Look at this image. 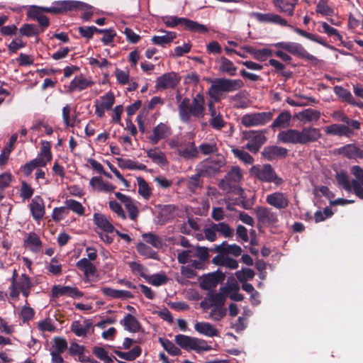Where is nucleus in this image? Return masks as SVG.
<instances>
[{
    "instance_id": "nucleus-33",
    "label": "nucleus",
    "mask_w": 363,
    "mask_h": 363,
    "mask_svg": "<svg viewBox=\"0 0 363 363\" xmlns=\"http://www.w3.org/2000/svg\"><path fill=\"white\" fill-rule=\"evenodd\" d=\"M91 325L90 320H84L82 322L77 320L72 323L71 330L78 337H85Z\"/></svg>"
},
{
    "instance_id": "nucleus-9",
    "label": "nucleus",
    "mask_w": 363,
    "mask_h": 363,
    "mask_svg": "<svg viewBox=\"0 0 363 363\" xmlns=\"http://www.w3.org/2000/svg\"><path fill=\"white\" fill-rule=\"evenodd\" d=\"M252 176L264 182H273L279 186L283 183V179L278 177L270 164H257L250 169Z\"/></svg>"
},
{
    "instance_id": "nucleus-24",
    "label": "nucleus",
    "mask_w": 363,
    "mask_h": 363,
    "mask_svg": "<svg viewBox=\"0 0 363 363\" xmlns=\"http://www.w3.org/2000/svg\"><path fill=\"white\" fill-rule=\"evenodd\" d=\"M29 207L33 219L40 220L43 218L45 210L43 200L40 196H35L32 199Z\"/></svg>"
},
{
    "instance_id": "nucleus-54",
    "label": "nucleus",
    "mask_w": 363,
    "mask_h": 363,
    "mask_svg": "<svg viewBox=\"0 0 363 363\" xmlns=\"http://www.w3.org/2000/svg\"><path fill=\"white\" fill-rule=\"evenodd\" d=\"M160 342L161 343L163 348L170 355L178 356L182 354L181 350L170 340L164 338H160Z\"/></svg>"
},
{
    "instance_id": "nucleus-42",
    "label": "nucleus",
    "mask_w": 363,
    "mask_h": 363,
    "mask_svg": "<svg viewBox=\"0 0 363 363\" xmlns=\"http://www.w3.org/2000/svg\"><path fill=\"white\" fill-rule=\"evenodd\" d=\"M102 293L110 298H133L132 294L128 291L118 290L109 287H103L101 289Z\"/></svg>"
},
{
    "instance_id": "nucleus-59",
    "label": "nucleus",
    "mask_w": 363,
    "mask_h": 363,
    "mask_svg": "<svg viewBox=\"0 0 363 363\" xmlns=\"http://www.w3.org/2000/svg\"><path fill=\"white\" fill-rule=\"evenodd\" d=\"M235 275L240 282H245L255 277V272L251 269L243 268L241 270L237 271Z\"/></svg>"
},
{
    "instance_id": "nucleus-5",
    "label": "nucleus",
    "mask_w": 363,
    "mask_h": 363,
    "mask_svg": "<svg viewBox=\"0 0 363 363\" xmlns=\"http://www.w3.org/2000/svg\"><path fill=\"white\" fill-rule=\"evenodd\" d=\"M33 286V284L27 274H22L18 277L16 271L14 270L9 287V296L13 300H17L21 293L24 297L27 298Z\"/></svg>"
},
{
    "instance_id": "nucleus-25",
    "label": "nucleus",
    "mask_w": 363,
    "mask_h": 363,
    "mask_svg": "<svg viewBox=\"0 0 363 363\" xmlns=\"http://www.w3.org/2000/svg\"><path fill=\"white\" fill-rule=\"evenodd\" d=\"M94 84L89 78H86L83 75L76 76L70 82L69 85V91H80L90 87Z\"/></svg>"
},
{
    "instance_id": "nucleus-44",
    "label": "nucleus",
    "mask_w": 363,
    "mask_h": 363,
    "mask_svg": "<svg viewBox=\"0 0 363 363\" xmlns=\"http://www.w3.org/2000/svg\"><path fill=\"white\" fill-rule=\"evenodd\" d=\"M220 279L218 274H209L203 277L201 281L200 285L202 289L210 290L217 286Z\"/></svg>"
},
{
    "instance_id": "nucleus-7",
    "label": "nucleus",
    "mask_w": 363,
    "mask_h": 363,
    "mask_svg": "<svg viewBox=\"0 0 363 363\" xmlns=\"http://www.w3.org/2000/svg\"><path fill=\"white\" fill-rule=\"evenodd\" d=\"M162 22L169 28H174L182 25L184 29L192 32L207 33L208 31V28L205 25L186 18L167 16L162 17Z\"/></svg>"
},
{
    "instance_id": "nucleus-55",
    "label": "nucleus",
    "mask_w": 363,
    "mask_h": 363,
    "mask_svg": "<svg viewBox=\"0 0 363 363\" xmlns=\"http://www.w3.org/2000/svg\"><path fill=\"white\" fill-rule=\"evenodd\" d=\"M65 203L67 210L69 209L79 216H82L84 213V208L79 201L74 199H67Z\"/></svg>"
},
{
    "instance_id": "nucleus-62",
    "label": "nucleus",
    "mask_w": 363,
    "mask_h": 363,
    "mask_svg": "<svg viewBox=\"0 0 363 363\" xmlns=\"http://www.w3.org/2000/svg\"><path fill=\"white\" fill-rule=\"evenodd\" d=\"M67 347V341L62 337H55L54 345L50 351L62 353Z\"/></svg>"
},
{
    "instance_id": "nucleus-14",
    "label": "nucleus",
    "mask_w": 363,
    "mask_h": 363,
    "mask_svg": "<svg viewBox=\"0 0 363 363\" xmlns=\"http://www.w3.org/2000/svg\"><path fill=\"white\" fill-rule=\"evenodd\" d=\"M115 103V96L111 91H108L100 96L94 102L95 113L99 118L105 115V112L112 108Z\"/></svg>"
},
{
    "instance_id": "nucleus-45",
    "label": "nucleus",
    "mask_w": 363,
    "mask_h": 363,
    "mask_svg": "<svg viewBox=\"0 0 363 363\" xmlns=\"http://www.w3.org/2000/svg\"><path fill=\"white\" fill-rule=\"evenodd\" d=\"M77 267L84 272L86 277H92L96 274L95 266L86 258L79 259L77 262Z\"/></svg>"
},
{
    "instance_id": "nucleus-15",
    "label": "nucleus",
    "mask_w": 363,
    "mask_h": 363,
    "mask_svg": "<svg viewBox=\"0 0 363 363\" xmlns=\"http://www.w3.org/2000/svg\"><path fill=\"white\" fill-rule=\"evenodd\" d=\"M250 16L262 23H275L281 26H290L286 19L282 18L280 15L274 13H262L252 12L250 13Z\"/></svg>"
},
{
    "instance_id": "nucleus-8",
    "label": "nucleus",
    "mask_w": 363,
    "mask_h": 363,
    "mask_svg": "<svg viewBox=\"0 0 363 363\" xmlns=\"http://www.w3.org/2000/svg\"><path fill=\"white\" fill-rule=\"evenodd\" d=\"M52 160V154L50 152V145L49 143H43L42 147L38 157L26 163L22 167V171L24 174L28 176L33 170L37 167H43L46 166Z\"/></svg>"
},
{
    "instance_id": "nucleus-48",
    "label": "nucleus",
    "mask_w": 363,
    "mask_h": 363,
    "mask_svg": "<svg viewBox=\"0 0 363 363\" xmlns=\"http://www.w3.org/2000/svg\"><path fill=\"white\" fill-rule=\"evenodd\" d=\"M117 160L118 166L123 169H128L131 170H145L146 169V166L145 164H139L130 159L118 158Z\"/></svg>"
},
{
    "instance_id": "nucleus-52",
    "label": "nucleus",
    "mask_w": 363,
    "mask_h": 363,
    "mask_svg": "<svg viewBox=\"0 0 363 363\" xmlns=\"http://www.w3.org/2000/svg\"><path fill=\"white\" fill-rule=\"evenodd\" d=\"M137 182L138 185V194L145 200L150 198L152 190L148 184L143 177H138Z\"/></svg>"
},
{
    "instance_id": "nucleus-37",
    "label": "nucleus",
    "mask_w": 363,
    "mask_h": 363,
    "mask_svg": "<svg viewBox=\"0 0 363 363\" xmlns=\"http://www.w3.org/2000/svg\"><path fill=\"white\" fill-rule=\"evenodd\" d=\"M163 35H154L151 40L153 44L164 47L169 45L177 37V34L172 31H162Z\"/></svg>"
},
{
    "instance_id": "nucleus-46",
    "label": "nucleus",
    "mask_w": 363,
    "mask_h": 363,
    "mask_svg": "<svg viewBox=\"0 0 363 363\" xmlns=\"http://www.w3.org/2000/svg\"><path fill=\"white\" fill-rule=\"evenodd\" d=\"M291 115L289 111L281 112L273 121L272 128H286L289 126Z\"/></svg>"
},
{
    "instance_id": "nucleus-31",
    "label": "nucleus",
    "mask_w": 363,
    "mask_h": 363,
    "mask_svg": "<svg viewBox=\"0 0 363 363\" xmlns=\"http://www.w3.org/2000/svg\"><path fill=\"white\" fill-rule=\"evenodd\" d=\"M215 251L218 255H232L233 256H240L242 253V249L235 244L228 245L226 242H223L220 245L216 246Z\"/></svg>"
},
{
    "instance_id": "nucleus-6",
    "label": "nucleus",
    "mask_w": 363,
    "mask_h": 363,
    "mask_svg": "<svg viewBox=\"0 0 363 363\" xmlns=\"http://www.w3.org/2000/svg\"><path fill=\"white\" fill-rule=\"evenodd\" d=\"M174 341L182 349L193 350L199 354L212 350L211 346L205 340L186 335L179 334L175 335Z\"/></svg>"
},
{
    "instance_id": "nucleus-11",
    "label": "nucleus",
    "mask_w": 363,
    "mask_h": 363,
    "mask_svg": "<svg viewBox=\"0 0 363 363\" xmlns=\"http://www.w3.org/2000/svg\"><path fill=\"white\" fill-rule=\"evenodd\" d=\"M274 46L277 48L285 50L292 55H297L308 60H316V58L313 55L309 54L299 43L294 42H279L274 44Z\"/></svg>"
},
{
    "instance_id": "nucleus-35",
    "label": "nucleus",
    "mask_w": 363,
    "mask_h": 363,
    "mask_svg": "<svg viewBox=\"0 0 363 363\" xmlns=\"http://www.w3.org/2000/svg\"><path fill=\"white\" fill-rule=\"evenodd\" d=\"M147 156L154 162L159 165H167L168 162L165 153L158 147H154L146 151Z\"/></svg>"
},
{
    "instance_id": "nucleus-23",
    "label": "nucleus",
    "mask_w": 363,
    "mask_h": 363,
    "mask_svg": "<svg viewBox=\"0 0 363 363\" xmlns=\"http://www.w3.org/2000/svg\"><path fill=\"white\" fill-rule=\"evenodd\" d=\"M337 152L348 159H363V148L357 147L354 144H347L340 147Z\"/></svg>"
},
{
    "instance_id": "nucleus-47",
    "label": "nucleus",
    "mask_w": 363,
    "mask_h": 363,
    "mask_svg": "<svg viewBox=\"0 0 363 363\" xmlns=\"http://www.w3.org/2000/svg\"><path fill=\"white\" fill-rule=\"evenodd\" d=\"M320 116V112L313 108L305 109L297 115L298 119L306 122L316 121L319 119Z\"/></svg>"
},
{
    "instance_id": "nucleus-60",
    "label": "nucleus",
    "mask_w": 363,
    "mask_h": 363,
    "mask_svg": "<svg viewBox=\"0 0 363 363\" xmlns=\"http://www.w3.org/2000/svg\"><path fill=\"white\" fill-rule=\"evenodd\" d=\"M216 233H219L225 238H230L233 235V230L225 223H213Z\"/></svg>"
},
{
    "instance_id": "nucleus-64",
    "label": "nucleus",
    "mask_w": 363,
    "mask_h": 363,
    "mask_svg": "<svg viewBox=\"0 0 363 363\" xmlns=\"http://www.w3.org/2000/svg\"><path fill=\"white\" fill-rule=\"evenodd\" d=\"M38 328L42 332L52 333L55 330V326L50 318L43 320L38 323Z\"/></svg>"
},
{
    "instance_id": "nucleus-41",
    "label": "nucleus",
    "mask_w": 363,
    "mask_h": 363,
    "mask_svg": "<svg viewBox=\"0 0 363 363\" xmlns=\"http://www.w3.org/2000/svg\"><path fill=\"white\" fill-rule=\"evenodd\" d=\"M228 297V288H220V291L210 296L208 301L211 306L223 307Z\"/></svg>"
},
{
    "instance_id": "nucleus-56",
    "label": "nucleus",
    "mask_w": 363,
    "mask_h": 363,
    "mask_svg": "<svg viewBox=\"0 0 363 363\" xmlns=\"http://www.w3.org/2000/svg\"><path fill=\"white\" fill-rule=\"evenodd\" d=\"M142 237L146 242L150 244L154 247L160 248L162 245L161 238L154 233H144Z\"/></svg>"
},
{
    "instance_id": "nucleus-63",
    "label": "nucleus",
    "mask_w": 363,
    "mask_h": 363,
    "mask_svg": "<svg viewBox=\"0 0 363 363\" xmlns=\"http://www.w3.org/2000/svg\"><path fill=\"white\" fill-rule=\"evenodd\" d=\"M272 53V50L267 48L263 49H256L254 59L260 62H264L268 57H271Z\"/></svg>"
},
{
    "instance_id": "nucleus-61",
    "label": "nucleus",
    "mask_w": 363,
    "mask_h": 363,
    "mask_svg": "<svg viewBox=\"0 0 363 363\" xmlns=\"http://www.w3.org/2000/svg\"><path fill=\"white\" fill-rule=\"evenodd\" d=\"M128 264L134 274L145 278L147 269L142 264L137 262H130Z\"/></svg>"
},
{
    "instance_id": "nucleus-57",
    "label": "nucleus",
    "mask_w": 363,
    "mask_h": 363,
    "mask_svg": "<svg viewBox=\"0 0 363 363\" xmlns=\"http://www.w3.org/2000/svg\"><path fill=\"white\" fill-rule=\"evenodd\" d=\"M227 181L232 183L240 182L242 179V174L238 167H233L226 176Z\"/></svg>"
},
{
    "instance_id": "nucleus-20",
    "label": "nucleus",
    "mask_w": 363,
    "mask_h": 363,
    "mask_svg": "<svg viewBox=\"0 0 363 363\" xmlns=\"http://www.w3.org/2000/svg\"><path fill=\"white\" fill-rule=\"evenodd\" d=\"M52 295L54 298L60 296H69L71 298H80L83 293L75 286L55 285L52 288Z\"/></svg>"
},
{
    "instance_id": "nucleus-4",
    "label": "nucleus",
    "mask_w": 363,
    "mask_h": 363,
    "mask_svg": "<svg viewBox=\"0 0 363 363\" xmlns=\"http://www.w3.org/2000/svg\"><path fill=\"white\" fill-rule=\"evenodd\" d=\"M243 86V82L239 79L219 78L212 82L208 89V94L214 101H218L223 93L235 91Z\"/></svg>"
},
{
    "instance_id": "nucleus-28",
    "label": "nucleus",
    "mask_w": 363,
    "mask_h": 363,
    "mask_svg": "<svg viewBox=\"0 0 363 363\" xmlns=\"http://www.w3.org/2000/svg\"><path fill=\"white\" fill-rule=\"evenodd\" d=\"M93 221L94 225L104 233H112L115 230L112 223L102 213H95L93 216Z\"/></svg>"
},
{
    "instance_id": "nucleus-10",
    "label": "nucleus",
    "mask_w": 363,
    "mask_h": 363,
    "mask_svg": "<svg viewBox=\"0 0 363 363\" xmlns=\"http://www.w3.org/2000/svg\"><path fill=\"white\" fill-rule=\"evenodd\" d=\"M91 7L88 4L78 1H59L51 7L40 8L41 10L53 13H62L74 9L86 10Z\"/></svg>"
},
{
    "instance_id": "nucleus-13",
    "label": "nucleus",
    "mask_w": 363,
    "mask_h": 363,
    "mask_svg": "<svg viewBox=\"0 0 363 363\" xmlns=\"http://www.w3.org/2000/svg\"><path fill=\"white\" fill-rule=\"evenodd\" d=\"M243 138L248 140L247 149L252 152L259 151L260 147L266 142V137L262 131L250 130L243 133Z\"/></svg>"
},
{
    "instance_id": "nucleus-38",
    "label": "nucleus",
    "mask_w": 363,
    "mask_h": 363,
    "mask_svg": "<svg viewBox=\"0 0 363 363\" xmlns=\"http://www.w3.org/2000/svg\"><path fill=\"white\" fill-rule=\"evenodd\" d=\"M194 251L193 250H184L178 255L179 262L189 264L194 268H200L201 262L194 259Z\"/></svg>"
},
{
    "instance_id": "nucleus-30",
    "label": "nucleus",
    "mask_w": 363,
    "mask_h": 363,
    "mask_svg": "<svg viewBox=\"0 0 363 363\" xmlns=\"http://www.w3.org/2000/svg\"><path fill=\"white\" fill-rule=\"evenodd\" d=\"M195 330L204 336L213 337L218 336V330L208 322H196L194 324Z\"/></svg>"
},
{
    "instance_id": "nucleus-36",
    "label": "nucleus",
    "mask_w": 363,
    "mask_h": 363,
    "mask_svg": "<svg viewBox=\"0 0 363 363\" xmlns=\"http://www.w3.org/2000/svg\"><path fill=\"white\" fill-rule=\"evenodd\" d=\"M212 262L217 266H224L230 269L238 267V262L226 255H217L212 259Z\"/></svg>"
},
{
    "instance_id": "nucleus-1",
    "label": "nucleus",
    "mask_w": 363,
    "mask_h": 363,
    "mask_svg": "<svg viewBox=\"0 0 363 363\" xmlns=\"http://www.w3.org/2000/svg\"><path fill=\"white\" fill-rule=\"evenodd\" d=\"M321 138L318 128L307 127L301 130L288 129L282 130L277 135V140L283 143L306 145L315 142Z\"/></svg>"
},
{
    "instance_id": "nucleus-50",
    "label": "nucleus",
    "mask_w": 363,
    "mask_h": 363,
    "mask_svg": "<svg viewBox=\"0 0 363 363\" xmlns=\"http://www.w3.org/2000/svg\"><path fill=\"white\" fill-rule=\"evenodd\" d=\"M25 244L27 247L33 252H38L40 250L42 243L39 237L34 233H30L25 240Z\"/></svg>"
},
{
    "instance_id": "nucleus-21",
    "label": "nucleus",
    "mask_w": 363,
    "mask_h": 363,
    "mask_svg": "<svg viewBox=\"0 0 363 363\" xmlns=\"http://www.w3.org/2000/svg\"><path fill=\"white\" fill-rule=\"evenodd\" d=\"M225 158L222 155H216L203 162V171L208 175L214 174L220 171L225 165Z\"/></svg>"
},
{
    "instance_id": "nucleus-27",
    "label": "nucleus",
    "mask_w": 363,
    "mask_h": 363,
    "mask_svg": "<svg viewBox=\"0 0 363 363\" xmlns=\"http://www.w3.org/2000/svg\"><path fill=\"white\" fill-rule=\"evenodd\" d=\"M298 0H272L274 7L280 12L291 16Z\"/></svg>"
},
{
    "instance_id": "nucleus-22",
    "label": "nucleus",
    "mask_w": 363,
    "mask_h": 363,
    "mask_svg": "<svg viewBox=\"0 0 363 363\" xmlns=\"http://www.w3.org/2000/svg\"><path fill=\"white\" fill-rule=\"evenodd\" d=\"M179 77L175 72H169L158 77L156 81L157 89L174 88L179 82Z\"/></svg>"
},
{
    "instance_id": "nucleus-17",
    "label": "nucleus",
    "mask_w": 363,
    "mask_h": 363,
    "mask_svg": "<svg viewBox=\"0 0 363 363\" xmlns=\"http://www.w3.org/2000/svg\"><path fill=\"white\" fill-rule=\"evenodd\" d=\"M155 211L157 213L154 219L156 225H164L175 216V207L172 205L157 206Z\"/></svg>"
},
{
    "instance_id": "nucleus-12",
    "label": "nucleus",
    "mask_w": 363,
    "mask_h": 363,
    "mask_svg": "<svg viewBox=\"0 0 363 363\" xmlns=\"http://www.w3.org/2000/svg\"><path fill=\"white\" fill-rule=\"evenodd\" d=\"M272 112H261L245 114L242 117L241 121L245 127L262 125L272 120Z\"/></svg>"
},
{
    "instance_id": "nucleus-16",
    "label": "nucleus",
    "mask_w": 363,
    "mask_h": 363,
    "mask_svg": "<svg viewBox=\"0 0 363 363\" xmlns=\"http://www.w3.org/2000/svg\"><path fill=\"white\" fill-rule=\"evenodd\" d=\"M172 133L171 126L167 123H160L153 128L148 139L153 145H157L160 140L169 138Z\"/></svg>"
},
{
    "instance_id": "nucleus-29",
    "label": "nucleus",
    "mask_w": 363,
    "mask_h": 363,
    "mask_svg": "<svg viewBox=\"0 0 363 363\" xmlns=\"http://www.w3.org/2000/svg\"><path fill=\"white\" fill-rule=\"evenodd\" d=\"M208 110L211 118L209 120L210 125L215 129H220L225 125V121L220 111L216 110L213 101L208 103Z\"/></svg>"
},
{
    "instance_id": "nucleus-53",
    "label": "nucleus",
    "mask_w": 363,
    "mask_h": 363,
    "mask_svg": "<svg viewBox=\"0 0 363 363\" xmlns=\"http://www.w3.org/2000/svg\"><path fill=\"white\" fill-rule=\"evenodd\" d=\"M145 279L155 286H160L167 283L168 278L164 274L159 273L145 277Z\"/></svg>"
},
{
    "instance_id": "nucleus-2",
    "label": "nucleus",
    "mask_w": 363,
    "mask_h": 363,
    "mask_svg": "<svg viewBox=\"0 0 363 363\" xmlns=\"http://www.w3.org/2000/svg\"><path fill=\"white\" fill-rule=\"evenodd\" d=\"M350 173L353 176L352 180L345 172H337L335 177L337 182L345 191L353 192L363 199V169L358 165H354L350 168Z\"/></svg>"
},
{
    "instance_id": "nucleus-43",
    "label": "nucleus",
    "mask_w": 363,
    "mask_h": 363,
    "mask_svg": "<svg viewBox=\"0 0 363 363\" xmlns=\"http://www.w3.org/2000/svg\"><path fill=\"white\" fill-rule=\"evenodd\" d=\"M178 154L185 159H192L197 157L199 152L194 143L185 141L184 145L179 148Z\"/></svg>"
},
{
    "instance_id": "nucleus-19",
    "label": "nucleus",
    "mask_w": 363,
    "mask_h": 363,
    "mask_svg": "<svg viewBox=\"0 0 363 363\" xmlns=\"http://www.w3.org/2000/svg\"><path fill=\"white\" fill-rule=\"evenodd\" d=\"M255 211L258 221L263 225H272L278 222L277 213L272 209L259 206Z\"/></svg>"
},
{
    "instance_id": "nucleus-51",
    "label": "nucleus",
    "mask_w": 363,
    "mask_h": 363,
    "mask_svg": "<svg viewBox=\"0 0 363 363\" xmlns=\"http://www.w3.org/2000/svg\"><path fill=\"white\" fill-rule=\"evenodd\" d=\"M225 288H228V296L230 299L236 301H240L243 299V296L238 293L239 285L236 281L228 283Z\"/></svg>"
},
{
    "instance_id": "nucleus-40",
    "label": "nucleus",
    "mask_w": 363,
    "mask_h": 363,
    "mask_svg": "<svg viewBox=\"0 0 363 363\" xmlns=\"http://www.w3.org/2000/svg\"><path fill=\"white\" fill-rule=\"evenodd\" d=\"M121 325L124 329L132 332L136 333L140 330V324L136 318L130 314H127L123 320H121Z\"/></svg>"
},
{
    "instance_id": "nucleus-32",
    "label": "nucleus",
    "mask_w": 363,
    "mask_h": 363,
    "mask_svg": "<svg viewBox=\"0 0 363 363\" xmlns=\"http://www.w3.org/2000/svg\"><path fill=\"white\" fill-rule=\"evenodd\" d=\"M327 134L349 137L352 134V130L346 125L335 123L325 128Z\"/></svg>"
},
{
    "instance_id": "nucleus-39",
    "label": "nucleus",
    "mask_w": 363,
    "mask_h": 363,
    "mask_svg": "<svg viewBox=\"0 0 363 363\" xmlns=\"http://www.w3.org/2000/svg\"><path fill=\"white\" fill-rule=\"evenodd\" d=\"M219 67L218 70L229 76H235L237 72V67L233 62L225 57H221L218 60Z\"/></svg>"
},
{
    "instance_id": "nucleus-49",
    "label": "nucleus",
    "mask_w": 363,
    "mask_h": 363,
    "mask_svg": "<svg viewBox=\"0 0 363 363\" xmlns=\"http://www.w3.org/2000/svg\"><path fill=\"white\" fill-rule=\"evenodd\" d=\"M141 352V348L139 346H135L128 352L116 351L115 354L121 359L133 361L140 355Z\"/></svg>"
},
{
    "instance_id": "nucleus-26",
    "label": "nucleus",
    "mask_w": 363,
    "mask_h": 363,
    "mask_svg": "<svg viewBox=\"0 0 363 363\" xmlns=\"http://www.w3.org/2000/svg\"><path fill=\"white\" fill-rule=\"evenodd\" d=\"M91 188L96 191L111 193L116 189V186L108 182L104 181L99 177H93L89 182Z\"/></svg>"
},
{
    "instance_id": "nucleus-18",
    "label": "nucleus",
    "mask_w": 363,
    "mask_h": 363,
    "mask_svg": "<svg viewBox=\"0 0 363 363\" xmlns=\"http://www.w3.org/2000/svg\"><path fill=\"white\" fill-rule=\"evenodd\" d=\"M266 202L276 209L281 210L285 209L289 206V199L286 194L281 191H276L269 194L266 196Z\"/></svg>"
},
{
    "instance_id": "nucleus-58",
    "label": "nucleus",
    "mask_w": 363,
    "mask_h": 363,
    "mask_svg": "<svg viewBox=\"0 0 363 363\" xmlns=\"http://www.w3.org/2000/svg\"><path fill=\"white\" fill-rule=\"evenodd\" d=\"M234 155L245 164H250L254 162L252 157L243 150L232 149Z\"/></svg>"
},
{
    "instance_id": "nucleus-3",
    "label": "nucleus",
    "mask_w": 363,
    "mask_h": 363,
    "mask_svg": "<svg viewBox=\"0 0 363 363\" xmlns=\"http://www.w3.org/2000/svg\"><path fill=\"white\" fill-rule=\"evenodd\" d=\"M179 116L182 121L187 123L191 116L203 118L205 114V99L203 95L198 94L195 96L191 104L189 99L185 98L179 106Z\"/></svg>"
},
{
    "instance_id": "nucleus-34",
    "label": "nucleus",
    "mask_w": 363,
    "mask_h": 363,
    "mask_svg": "<svg viewBox=\"0 0 363 363\" xmlns=\"http://www.w3.org/2000/svg\"><path fill=\"white\" fill-rule=\"evenodd\" d=\"M287 150L282 147L268 146L264 147L262 155L267 160H273L278 157H284Z\"/></svg>"
}]
</instances>
